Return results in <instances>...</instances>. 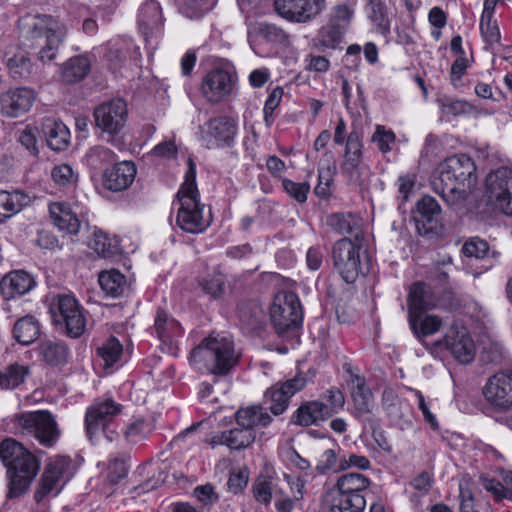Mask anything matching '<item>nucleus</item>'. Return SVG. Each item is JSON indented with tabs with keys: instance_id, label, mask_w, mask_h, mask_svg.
I'll return each instance as SVG.
<instances>
[{
	"instance_id": "42",
	"label": "nucleus",
	"mask_w": 512,
	"mask_h": 512,
	"mask_svg": "<svg viewBox=\"0 0 512 512\" xmlns=\"http://www.w3.org/2000/svg\"><path fill=\"white\" fill-rule=\"evenodd\" d=\"M409 324L414 334L420 337L433 335L439 331L442 326V319L437 315L417 314L415 319L409 316Z\"/></svg>"
},
{
	"instance_id": "30",
	"label": "nucleus",
	"mask_w": 512,
	"mask_h": 512,
	"mask_svg": "<svg viewBox=\"0 0 512 512\" xmlns=\"http://www.w3.org/2000/svg\"><path fill=\"white\" fill-rule=\"evenodd\" d=\"M31 202V197L21 190H0V225L20 213Z\"/></svg>"
},
{
	"instance_id": "60",
	"label": "nucleus",
	"mask_w": 512,
	"mask_h": 512,
	"mask_svg": "<svg viewBox=\"0 0 512 512\" xmlns=\"http://www.w3.org/2000/svg\"><path fill=\"white\" fill-rule=\"evenodd\" d=\"M480 31L488 44H494L500 40V30L493 17L480 18Z\"/></svg>"
},
{
	"instance_id": "43",
	"label": "nucleus",
	"mask_w": 512,
	"mask_h": 512,
	"mask_svg": "<svg viewBox=\"0 0 512 512\" xmlns=\"http://www.w3.org/2000/svg\"><path fill=\"white\" fill-rule=\"evenodd\" d=\"M116 154L105 146H94L90 148L85 155L87 165L95 170H105L107 165L113 164L116 160Z\"/></svg>"
},
{
	"instance_id": "62",
	"label": "nucleus",
	"mask_w": 512,
	"mask_h": 512,
	"mask_svg": "<svg viewBox=\"0 0 512 512\" xmlns=\"http://www.w3.org/2000/svg\"><path fill=\"white\" fill-rule=\"evenodd\" d=\"M395 134L391 130H386L384 126L377 125L376 130L372 136V141L377 144L378 149L382 153H387L391 150L390 144L395 142Z\"/></svg>"
},
{
	"instance_id": "34",
	"label": "nucleus",
	"mask_w": 512,
	"mask_h": 512,
	"mask_svg": "<svg viewBox=\"0 0 512 512\" xmlns=\"http://www.w3.org/2000/svg\"><path fill=\"white\" fill-rule=\"evenodd\" d=\"M154 328L159 340L165 344L172 343L183 333L179 322L162 310L157 312Z\"/></svg>"
},
{
	"instance_id": "57",
	"label": "nucleus",
	"mask_w": 512,
	"mask_h": 512,
	"mask_svg": "<svg viewBox=\"0 0 512 512\" xmlns=\"http://www.w3.org/2000/svg\"><path fill=\"white\" fill-rule=\"evenodd\" d=\"M250 477V471L246 466L233 468L229 473L227 481L228 490L237 495L247 487Z\"/></svg>"
},
{
	"instance_id": "41",
	"label": "nucleus",
	"mask_w": 512,
	"mask_h": 512,
	"mask_svg": "<svg viewBox=\"0 0 512 512\" xmlns=\"http://www.w3.org/2000/svg\"><path fill=\"white\" fill-rule=\"evenodd\" d=\"M326 224L338 234H351L360 227V218L351 212H336L327 216Z\"/></svg>"
},
{
	"instance_id": "31",
	"label": "nucleus",
	"mask_w": 512,
	"mask_h": 512,
	"mask_svg": "<svg viewBox=\"0 0 512 512\" xmlns=\"http://www.w3.org/2000/svg\"><path fill=\"white\" fill-rule=\"evenodd\" d=\"M42 132L47 145L54 151H63L70 143V131L61 121L46 118L42 123Z\"/></svg>"
},
{
	"instance_id": "56",
	"label": "nucleus",
	"mask_w": 512,
	"mask_h": 512,
	"mask_svg": "<svg viewBox=\"0 0 512 512\" xmlns=\"http://www.w3.org/2000/svg\"><path fill=\"white\" fill-rule=\"evenodd\" d=\"M252 492L255 500L265 506L270 505L273 493V482L271 477L260 475L256 478L252 486Z\"/></svg>"
},
{
	"instance_id": "27",
	"label": "nucleus",
	"mask_w": 512,
	"mask_h": 512,
	"mask_svg": "<svg viewBox=\"0 0 512 512\" xmlns=\"http://www.w3.org/2000/svg\"><path fill=\"white\" fill-rule=\"evenodd\" d=\"M35 280L24 270H15L6 274L0 282V290L6 299L15 298L31 291Z\"/></svg>"
},
{
	"instance_id": "49",
	"label": "nucleus",
	"mask_w": 512,
	"mask_h": 512,
	"mask_svg": "<svg viewBox=\"0 0 512 512\" xmlns=\"http://www.w3.org/2000/svg\"><path fill=\"white\" fill-rule=\"evenodd\" d=\"M40 354L46 363L58 366L66 362L68 351L63 343L45 341L40 346Z\"/></svg>"
},
{
	"instance_id": "32",
	"label": "nucleus",
	"mask_w": 512,
	"mask_h": 512,
	"mask_svg": "<svg viewBox=\"0 0 512 512\" xmlns=\"http://www.w3.org/2000/svg\"><path fill=\"white\" fill-rule=\"evenodd\" d=\"M345 143L343 162L341 169L343 172L353 176L362 162L363 144L360 135L356 131L350 132Z\"/></svg>"
},
{
	"instance_id": "20",
	"label": "nucleus",
	"mask_w": 512,
	"mask_h": 512,
	"mask_svg": "<svg viewBox=\"0 0 512 512\" xmlns=\"http://www.w3.org/2000/svg\"><path fill=\"white\" fill-rule=\"evenodd\" d=\"M440 343L460 363H469L475 356V344L464 326L452 325Z\"/></svg>"
},
{
	"instance_id": "54",
	"label": "nucleus",
	"mask_w": 512,
	"mask_h": 512,
	"mask_svg": "<svg viewBox=\"0 0 512 512\" xmlns=\"http://www.w3.org/2000/svg\"><path fill=\"white\" fill-rule=\"evenodd\" d=\"M438 105L443 117H458L469 114L472 110L471 105L464 100H455L443 98L438 100Z\"/></svg>"
},
{
	"instance_id": "18",
	"label": "nucleus",
	"mask_w": 512,
	"mask_h": 512,
	"mask_svg": "<svg viewBox=\"0 0 512 512\" xmlns=\"http://www.w3.org/2000/svg\"><path fill=\"white\" fill-rule=\"evenodd\" d=\"M277 13L293 23H308L325 8L326 0H275Z\"/></svg>"
},
{
	"instance_id": "33",
	"label": "nucleus",
	"mask_w": 512,
	"mask_h": 512,
	"mask_svg": "<svg viewBox=\"0 0 512 512\" xmlns=\"http://www.w3.org/2000/svg\"><path fill=\"white\" fill-rule=\"evenodd\" d=\"M351 397L355 415L362 417L370 413L374 407V400L370 389L366 386L364 378L356 375L352 378Z\"/></svg>"
},
{
	"instance_id": "22",
	"label": "nucleus",
	"mask_w": 512,
	"mask_h": 512,
	"mask_svg": "<svg viewBox=\"0 0 512 512\" xmlns=\"http://www.w3.org/2000/svg\"><path fill=\"white\" fill-rule=\"evenodd\" d=\"M164 20L162 9L155 0H148L142 4L138 14V27L145 41L152 43L163 33Z\"/></svg>"
},
{
	"instance_id": "53",
	"label": "nucleus",
	"mask_w": 512,
	"mask_h": 512,
	"mask_svg": "<svg viewBox=\"0 0 512 512\" xmlns=\"http://www.w3.org/2000/svg\"><path fill=\"white\" fill-rule=\"evenodd\" d=\"M356 4V0H347L344 3L335 5L332 8L329 21L342 26L346 30L354 17Z\"/></svg>"
},
{
	"instance_id": "24",
	"label": "nucleus",
	"mask_w": 512,
	"mask_h": 512,
	"mask_svg": "<svg viewBox=\"0 0 512 512\" xmlns=\"http://www.w3.org/2000/svg\"><path fill=\"white\" fill-rule=\"evenodd\" d=\"M366 500L362 494L343 493L336 489L328 491L322 503L323 512H363Z\"/></svg>"
},
{
	"instance_id": "59",
	"label": "nucleus",
	"mask_w": 512,
	"mask_h": 512,
	"mask_svg": "<svg viewBox=\"0 0 512 512\" xmlns=\"http://www.w3.org/2000/svg\"><path fill=\"white\" fill-rule=\"evenodd\" d=\"M283 190L298 203H305L310 191L308 182H294L288 178H282Z\"/></svg>"
},
{
	"instance_id": "13",
	"label": "nucleus",
	"mask_w": 512,
	"mask_h": 512,
	"mask_svg": "<svg viewBox=\"0 0 512 512\" xmlns=\"http://www.w3.org/2000/svg\"><path fill=\"white\" fill-rule=\"evenodd\" d=\"M93 116L96 127L102 133L117 135L127 121V104L119 98L105 101L95 107Z\"/></svg>"
},
{
	"instance_id": "50",
	"label": "nucleus",
	"mask_w": 512,
	"mask_h": 512,
	"mask_svg": "<svg viewBox=\"0 0 512 512\" xmlns=\"http://www.w3.org/2000/svg\"><path fill=\"white\" fill-rule=\"evenodd\" d=\"M107 469V478L112 484H117L128 474V459L123 455L115 454L109 458L107 462L99 463Z\"/></svg>"
},
{
	"instance_id": "38",
	"label": "nucleus",
	"mask_w": 512,
	"mask_h": 512,
	"mask_svg": "<svg viewBox=\"0 0 512 512\" xmlns=\"http://www.w3.org/2000/svg\"><path fill=\"white\" fill-rule=\"evenodd\" d=\"M90 68V61L86 56H75L62 65L61 76L67 83H76L87 76Z\"/></svg>"
},
{
	"instance_id": "8",
	"label": "nucleus",
	"mask_w": 512,
	"mask_h": 512,
	"mask_svg": "<svg viewBox=\"0 0 512 512\" xmlns=\"http://www.w3.org/2000/svg\"><path fill=\"white\" fill-rule=\"evenodd\" d=\"M50 312L54 322L64 326L70 337H79L86 327V318L76 298L62 294L53 298Z\"/></svg>"
},
{
	"instance_id": "55",
	"label": "nucleus",
	"mask_w": 512,
	"mask_h": 512,
	"mask_svg": "<svg viewBox=\"0 0 512 512\" xmlns=\"http://www.w3.org/2000/svg\"><path fill=\"white\" fill-rule=\"evenodd\" d=\"M151 431L152 426L148 421L142 418H137L128 425L125 431V438L128 443L136 445L147 438Z\"/></svg>"
},
{
	"instance_id": "23",
	"label": "nucleus",
	"mask_w": 512,
	"mask_h": 512,
	"mask_svg": "<svg viewBox=\"0 0 512 512\" xmlns=\"http://www.w3.org/2000/svg\"><path fill=\"white\" fill-rule=\"evenodd\" d=\"M137 174L136 165L132 161H121L105 168L102 176L103 186L112 192L128 189Z\"/></svg>"
},
{
	"instance_id": "25",
	"label": "nucleus",
	"mask_w": 512,
	"mask_h": 512,
	"mask_svg": "<svg viewBox=\"0 0 512 512\" xmlns=\"http://www.w3.org/2000/svg\"><path fill=\"white\" fill-rule=\"evenodd\" d=\"M438 307V299L432 288L423 283L415 282L408 294V314L415 319L417 314H423L425 311Z\"/></svg>"
},
{
	"instance_id": "1",
	"label": "nucleus",
	"mask_w": 512,
	"mask_h": 512,
	"mask_svg": "<svg viewBox=\"0 0 512 512\" xmlns=\"http://www.w3.org/2000/svg\"><path fill=\"white\" fill-rule=\"evenodd\" d=\"M18 28L24 45L35 50L43 64L56 58L68 31L65 23L46 14H27L19 19Z\"/></svg>"
},
{
	"instance_id": "9",
	"label": "nucleus",
	"mask_w": 512,
	"mask_h": 512,
	"mask_svg": "<svg viewBox=\"0 0 512 512\" xmlns=\"http://www.w3.org/2000/svg\"><path fill=\"white\" fill-rule=\"evenodd\" d=\"M270 316L279 335L300 326L303 312L298 296L293 292L278 293L273 300Z\"/></svg>"
},
{
	"instance_id": "63",
	"label": "nucleus",
	"mask_w": 512,
	"mask_h": 512,
	"mask_svg": "<svg viewBox=\"0 0 512 512\" xmlns=\"http://www.w3.org/2000/svg\"><path fill=\"white\" fill-rule=\"evenodd\" d=\"M37 129L32 126H26L19 132L18 141L26 148L32 156L38 155V142L36 138Z\"/></svg>"
},
{
	"instance_id": "21",
	"label": "nucleus",
	"mask_w": 512,
	"mask_h": 512,
	"mask_svg": "<svg viewBox=\"0 0 512 512\" xmlns=\"http://www.w3.org/2000/svg\"><path fill=\"white\" fill-rule=\"evenodd\" d=\"M36 95L32 89L21 87L0 94V113L7 118H17L28 112Z\"/></svg>"
},
{
	"instance_id": "6",
	"label": "nucleus",
	"mask_w": 512,
	"mask_h": 512,
	"mask_svg": "<svg viewBox=\"0 0 512 512\" xmlns=\"http://www.w3.org/2000/svg\"><path fill=\"white\" fill-rule=\"evenodd\" d=\"M271 416L260 405H251L236 412V421L241 428L222 431L211 437L209 444L227 446V448H248L255 441L254 427L267 426Z\"/></svg>"
},
{
	"instance_id": "14",
	"label": "nucleus",
	"mask_w": 512,
	"mask_h": 512,
	"mask_svg": "<svg viewBox=\"0 0 512 512\" xmlns=\"http://www.w3.org/2000/svg\"><path fill=\"white\" fill-rule=\"evenodd\" d=\"M360 246L349 238L338 240L332 250L334 266L343 280L352 283L360 271Z\"/></svg>"
},
{
	"instance_id": "36",
	"label": "nucleus",
	"mask_w": 512,
	"mask_h": 512,
	"mask_svg": "<svg viewBox=\"0 0 512 512\" xmlns=\"http://www.w3.org/2000/svg\"><path fill=\"white\" fill-rule=\"evenodd\" d=\"M7 67L14 78L27 77L32 73L33 64L23 49L7 50L4 55Z\"/></svg>"
},
{
	"instance_id": "3",
	"label": "nucleus",
	"mask_w": 512,
	"mask_h": 512,
	"mask_svg": "<svg viewBox=\"0 0 512 512\" xmlns=\"http://www.w3.org/2000/svg\"><path fill=\"white\" fill-rule=\"evenodd\" d=\"M475 171V163L468 155L448 157L437 168L438 177L433 182L434 190L447 203L454 204L456 200L464 198V188L475 182Z\"/></svg>"
},
{
	"instance_id": "40",
	"label": "nucleus",
	"mask_w": 512,
	"mask_h": 512,
	"mask_svg": "<svg viewBox=\"0 0 512 512\" xmlns=\"http://www.w3.org/2000/svg\"><path fill=\"white\" fill-rule=\"evenodd\" d=\"M365 10L378 32L387 36L390 33V20L384 2L382 0H367Z\"/></svg>"
},
{
	"instance_id": "39",
	"label": "nucleus",
	"mask_w": 512,
	"mask_h": 512,
	"mask_svg": "<svg viewBox=\"0 0 512 512\" xmlns=\"http://www.w3.org/2000/svg\"><path fill=\"white\" fill-rule=\"evenodd\" d=\"M39 333V322L35 317L30 315L20 318L13 328L15 339L23 345L33 343L38 338Z\"/></svg>"
},
{
	"instance_id": "17",
	"label": "nucleus",
	"mask_w": 512,
	"mask_h": 512,
	"mask_svg": "<svg viewBox=\"0 0 512 512\" xmlns=\"http://www.w3.org/2000/svg\"><path fill=\"white\" fill-rule=\"evenodd\" d=\"M235 86V75L223 68H214L203 77L201 93L208 102L219 103L233 93Z\"/></svg>"
},
{
	"instance_id": "16",
	"label": "nucleus",
	"mask_w": 512,
	"mask_h": 512,
	"mask_svg": "<svg viewBox=\"0 0 512 512\" xmlns=\"http://www.w3.org/2000/svg\"><path fill=\"white\" fill-rule=\"evenodd\" d=\"M483 395L490 405L500 411L512 409V369L489 377L483 388Z\"/></svg>"
},
{
	"instance_id": "37",
	"label": "nucleus",
	"mask_w": 512,
	"mask_h": 512,
	"mask_svg": "<svg viewBox=\"0 0 512 512\" xmlns=\"http://www.w3.org/2000/svg\"><path fill=\"white\" fill-rule=\"evenodd\" d=\"M98 282L101 289L112 298L122 296L127 289L126 277L116 269L102 271Z\"/></svg>"
},
{
	"instance_id": "28",
	"label": "nucleus",
	"mask_w": 512,
	"mask_h": 512,
	"mask_svg": "<svg viewBox=\"0 0 512 512\" xmlns=\"http://www.w3.org/2000/svg\"><path fill=\"white\" fill-rule=\"evenodd\" d=\"M50 217L59 231L68 235H77L81 223L76 212L65 202H55L49 206Z\"/></svg>"
},
{
	"instance_id": "4",
	"label": "nucleus",
	"mask_w": 512,
	"mask_h": 512,
	"mask_svg": "<svg viewBox=\"0 0 512 512\" xmlns=\"http://www.w3.org/2000/svg\"><path fill=\"white\" fill-rule=\"evenodd\" d=\"M238 360L232 339L220 335H210L190 353L192 363L203 364L208 372L216 376L228 375Z\"/></svg>"
},
{
	"instance_id": "48",
	"label": "nucleus",
	"mask_w": 512,
	"mask_h": 512,
	"mask_svg": "<svg viewBox=\"0 0 512 512\" xmlns=\"http://www.w3.org/2000/svg\"><path fill=\"white\" fill-rule=\"evenodd\" d=\"M345 31L342 26L329 21L318 32V44L324 48L335 49L342 42Z\"/></svg>"
},
{
	"instance_id": "44",
	"label": "nucleus",
	"mask_w": 512,
	"mask_h": 512,
	"mask_svg": "<svg viewBox=\"0 0 512 512\" xmlns=\"http://www.w3.org/2000/svg\"><path fill=\"white\" fill-rule=\"evenodd\" d=\"M91 248L102 258H112L119 254V242L102 231L94 233L90 244Z\"/></svg>"
},
{
	"instance_id": "35",
	"label": "nucleus",
	"mask_w": 512,
	"mask_h": 512,
	"mask_svg": "<svg viewBox=\"0 0 512 512\" xmlns=\"http://www.w3.org/2000/svg\"><path fill=\"white\" fill-rule=\"evenodd\" d=\"M31 374L30 367L13 363L0 371V389L13 390L22 385Z\"/></svg>"
},
{
	"instance_id": "58",
	"label": "nucleus",
	"mask_w": 512,
	"mask_h": 512,
	"mask_svg": "<svg viewBox=\"0 0 512 512\" xmlns=\"http://www.w3.org/2000/svg\"><path fill=\"white\" fill-rule=\"evenodd\" d=\"M214 4V0H183L181 11L187 18L197 19L210 11Z\"/></svg>"
},
{
	"instance_id": "52",
	"label": "nucleus",
	"mask_w": 512,
	"mask_h": 512,
	"mask_svg": "<svg viewBox=\"0 0 512 512\" xmlns=\"http://www.w3.org/2000/svg\"><path fill=\"white\" fill-rule=\"evenodd\" d=\"M122 351L123 346L115 337L108 338L97 348V354L102 358L106 367L113 366L119 360Z\"/></svg>"
},
{
	"instance_id": "29",
	"label": "nucleus",
	"mask_w": 512,
	"mask_h": 512,
	"mask_svg": "<svg viewBox=\"0 0 512 512\" xmlns=\"http://www.w3.org/2000/svg\"><path fill=\"white\" fill-rule=\"evenodd\" d=\"M328 418L327 407L320 400L303 402L292 415L293 423L304 427L318 425Z\"/></svg>"
},
{
	"instance_id": "5",
	"label": "nucleus",
	"mask_w": 512,
	"mask_h": 512,
	"mask_svg": "<svg viewBox=\"0 0 512 512\" xmlns=\"http://www.w3.org/2000/svg\"><path fill=\"white\" fill-rule=\"evenodd\" d=\"M0 460L7 470V498L20 497L28 491L40 470L39 458L31 450H0Z\"/></svg>"
},
{
	"instance_id": "46",
	"label": "nucleus",
	"mask_w": 512,
	"mask_h": 512,
	"mask_svg": "<svg viewBox=\"0 0 512 512\" xmlns=\"http://www.w3.org/2000/svg\"><path fill=\"white\" fill-rule=\"evenodd\" d=\"M226 277L217 268L199 280L203 292L213 299H219L225 291Z\"/></svg>"
},
{
	"instance_id": "11",
	"label": "nucleus",
	"mask_w": 512,
	"mask_h": 512,
	"mask_svg": "<svg viewBox=\"0 0 512 512\" xmlns=\"http://www.w3.org/2000/svg\"><path fill=\"white\" fill-rule=\"evenodd\" d=\"M487 203L505 215H512V173L498 169L486 177Z\"/></svg>"
},
{
	"instance_id": "47",
	"label": "nucleus",
	"mask_w": 512,
	"mask_h": 512,
	"mask_svg": "<svg viewBox=\"0 0 512 512\" xmlns=\"http://www.w3.org/2000/svg\"><path fill=\"white\" fill-rule=\"evenodd\" d=\"M257 35L261 41L273 47H287L289 45V35L274 24H260Z\"/></svg>"
},
{
	"instance_id": "51",
	"label": "nucleus",
	"mask_w": 512,
	"mask_h": 512,
	"mask_svg": "<svg viewBox=\"0 0 512 512\" xmlns=\"http://www.w3.org/2000/svg\"><path fill=\"white\" fill-rule=\"evenodd\" d=\"M348 468V462L344 457H339L335 450H324L317 464L321 473L339 472Z\"/></svg>"
},
{
	"instance_id": "7",
	"label": "nucleus",
	"mask_w": 512,
	"mask_h": 512,
	"mask_svg": "<svg viewBox=\"0 0 512 512\" xmlns=\"http://www.w3.org/2000/svg\"><path fill=\"white\" fill-rule=\"evenodd\" d=\"M14 423L16 428L33 436L43 446H55L61 437V430L54 416L47 410L16 414Z\"/></svg>"
},
{
	"instance_id": "12",
	"label": "nucleus",
	"mask_w": 512,
	"mask_h": 512,
	"mask_svg": "<svg viewBox=\"0 0 512 512\" xmlns=\"http://www.w3.org/2000/svg\"><path fill=\"white\" fill-rule=\"evenodd\" d=\"M71 460L65 456H58L50 461L39 480L38 487L34 493V499L40 503L46 496L56 489L55 495L59 494L66 481L71 477Z\"/></svg>"
},
{
	"instance_id": "10",
	"label": "nucleus",
	"mask_w": 512,
	"mask_h": 512,
	"mask_svg": "<svg viewBox=\"0 0 512 512\" xmlns=\"http://www.w3.org/2000/svg\"><path fill=\"white\" fill-rule=\"evenodd\" d=\"M238 133L237 121L230 116H216L201 127V141L208 149L230 148Z\"/></svg>"
},
{
	"instance_id": "19",
	"label": "nucleus",
	"mask_w": 512,
	"mask_h": 512,
	"mask_svg": "<svg viewBox=\"0 0 512 512\" xmlns=\"http://www.w3.org/2000/svg\"><path fill=\"white\" fill-rule=\"evenodd\" d=\"M306 378L297 375L285 382L277 383L265 393V403L269 404V410L275 415L283 414L289 405V400L297 392L306 386Z\"/></svg>"
},
{
	"instance_id": "2",
	"label": "nucleus",
	"mask_w": 512,
	"mask_h": 512,
	"mask_svg": "<svg viewBox=\"0 0 512 512\" xmlns=\"http://www.w3.org/2000/svg\"><path fill=\"white\" fill-rule=\"evenodd\" d=\"M178 211L177 226L187 233L198 234L206 230L211 224V213L205 211V205L199 200L196 185V166L189 159L185 180L177 193Z\"/></svg>"
},
{
	"instance_id": "61",
	"label": "nucleus",
	"mask_w": 512,
	"mask_h": 512,
	"mask_svg": "<svg viewBox=\"0 0 512 512\" xmlns=\"http://www.w3.org/2000/svg\"><path fill=\"white\" fill-rule=\"evenodd\" d=\"M322 398L327 402L325 406L327 407L329 417L341 410L345 403L343 393L337 388L327 390Z\"/></svg>"
},
{
	"instance_id": "26",
	"label": "nucleus",
	"mask_w": 512,
	"mask_h": 512,
	"mask_svg": "<svg viewBox=\"0 0 512 512\" xmlns=\"http://www.w3.org/2000/svg\"><path fill=\"white\" fill-rule=\"evenodd\" d=\"M440 214L438 202L431 196H424L418 201L413 219L419 234L426 235L437 227V217Z\"/></svg>"
},
{
	"instance_id": "15",
	"label": "nucleus",
	"mask_w": 512,
	"mask_h": 512,
	"mask_svg": "<svg viewBox=\"0 0 512 512\" xmlns=\"http://www.w3.org/2000/svg\"><path fill=\"white\" fill-rule=\"evenodd\" d=\"M122 410V405L111 398L95 399L85 413V429L90 441L97 436Z\"/></svg>"
},
{
	"instance_id": "45",
	"label": "nucleus",
	"mask_w": 512,
	"mask_h": 512,
	"mask_svg": "<svg viewBox=\"0 0 512 512\" xmlns=\"http://www.w3.org/2000/svg\"><path fill=\"white\" fill-rule=\"evenodd\" d=\"M370 485V480L360 473H347L340 476L333 489L343 493L361 494Z\"/></svg>"
},
{
	"instance_id": "64",
	"label": "nucleus",
	"mask_w": 512,
	"mask_h": 512,
	"mask_svg": "<svg viewBox=\"0 0 512 512\" xmlns=\"http://www.w3.org/2000/svg\"><path fill=\"white\" fill-rule=\"evenodd\" d=\"M52 178L60 186L72 185L76 182L77 177L71 166L67 164L57 165L52 170Z\"/></svg>"
}]
</instances>
